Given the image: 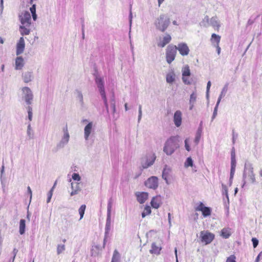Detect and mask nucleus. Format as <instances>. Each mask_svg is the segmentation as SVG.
<instances>
[{
    "mask_svg": "<svg viewBox=\"0 0 262 262\" xmlns=\"http://www.w3.org/2000/svg\"><path fill=\"white\" fill-rule=\"evenodd\" d=\"M256 181L255 174L253 172V167L252 164L248 162H246L245 164L243 174V184L242 187L243 188L247 182L254 183Z\"/></svg>",
    "mask_w": 262,
    "mask_h": 262,
    "instance_id": "nucleus-1",
    "label": "nucleus"
},
{
    "mask_svg": "<svg viewBox=\"0 0 262 262\" xmlns=\"http://www.w3.org/2000/svg\"><path fill=\"white\" fill-rule=\"evenodd\" d=\"M180 140L178 136H172L168 139L164 144L163 151L168 156L171 155L179 148Z\"/></svg>",
    "mask_w": 262,
    "mask_h": 262,
    "instance_id": "nucleus-2",
    "label": "nucleus"
},
{
    "mask_svg": "<svg viewBox=\"0 0 262 262\" xmlns=\"http://www.w3.org/2000/svg\"><path fill=\"white\" fill-rule=\"evenodd\" d=\"M170 24V19L165 14H161L155 20L154 25L156 28L162 32H164Z\"/></svg>",
    "mask_w": 262,
    "mask_h": 262,
    "instance_id": "nucleus-3",
    "label": "nucleus"
},
{
    "mask_svg": "<svg viewBox=\"0 0 262 262\" xmlns=\"http://www.w3.org/2000/svg\"><path fill=\"white\" fill-rule=\"evenodd\" d=\"M177 52L176 46L173 45L168 46L166 50V59L169 64L174 60Z\"/></svg>",
    "mask_w": 262,
    "mask_h": 262,
    "instance_id": "nucleus-4",
    "label": "nucleus"
},
{
    "mask_svg": "<svg viewBox=\"0 0 262 262\" xmlns=\"http://www.w3.org/2000/svg\"><path fill=\"white\" fill-rule=\"evenodd\" d=\"M156 156L155 154L152 155H146L141 159V165L143 169L147 168L152 165L156 160Z\"/></svg>",
    "mask_w": 262,
    "mask_h": 262,
    "instance_id": "nucleus-5",
    "label": "nucleus"
},
{
    "mask_svg": "<svg viewBox=\"0 0 262 262\" xmlns=\"http://www.w3.org/2000/svg\"><path fill=\"white\" fill-rule=\"evenodd\" d=\"M63 135L60 142L57 145L58 148H63L66 145L70 140V134L69 133L67 125L64 127L62 129Z\"/></svg>",
    "mask_w": 262,
    "mask_h": 262,
    "instance_id": "nucleus-6",
    "label": "nucleus"
},
{
    "mask_svg": "<svg viewBox=\"0 0 262 262\" xmlns=\"http://www.w3.org/2000/svg\"><path fill=\"white\" fill-rule=\"evenodd\" d=\"M201 241L205 245L210 244L214 239V235L208 231H202L200 232Z\"/></svg>",
    "mask_w": 262,
    "mask_h": 262,
    "instance_id": "nucleus-7",
    "label": "nucleus"
},
{
    "mask_svg": "<svg viewBox=\"0 0 262 262\" xmlns=\"http://www.w3.org/2000/svg\"><path fill=\"white\" fill-rule=\"evenodd\" d=\"M23 97L26 103L30 105L32 103L33 95L31 89L28 87H24L22 89Z\"/></svg>",
    "mask_w": 262,
    "mask_h": 262,
    "instance_id": "nucleus-8",
    "label": "nucleus"
},
{
    "mask_svg": "<svg viewBox=\"0 0 262 262\" xmlns=\"http://www.w3.org/2000/svg\"><path fill=\"white\" fill-rule=\"evenodd\" d=\"M21 25L30 26L31 17L30 13L28 11L22 12L19 15Z\"/></svg>",
    "mask_w": 262,
    "mask_h": 262,
    "instance_id": "nucleus-9",
    "label": "nucleus"
},
{
    "mask_svg": "<svg viewBox=\"0 0 262 262\" xmlns=\"http://www.w3.org/2000/svg\"><path fill=\"white\" fill-rule=\"evenodd\" d=\"M145 185L149 188L156 189L158 186V179L157 177L152 176L145 182Z\"/></svg>",
    "mask_w": 262,
    "mask_h": 262,
    "instance_id": "nucleus-10",
    "label": "nucleus"
},
{
    "mask_svg": "<svg viewBox=\"0 0 262 262\" xmlns=\"http://www.w3.org/2000/svg\"><path fill=\"white\" fill-rule=\"evenodd\" d=\"M177 50H178L180 54L182 56H186L189 54V49L186 43H180L176 46Z\"/></svg>",
    "mask_w": 262,
    "mask_h": 262,
    "instance_id": "nucleus-11",
    "label": "nucleus"
},
{
    "mask_svg": "<svg viewBox=\"0 0 262 262\" xmlns=\"http://www.w3.org/2000/svg\"><path fill=\"white\" fill-rule=\"evenodd\" d=\"M204 20H206L209 25L212 26L216 29H219L220 28V23L216 17H212L210 19L208 16H206L204 18Z\"/></svg>",
    "mask_w": 262,
    "mask_h": 262,
    "instance_id": "nucleus-12",
    "label": "nucleus"
},
{
    "mask_svg": "<svg viewBox=\"0 0 262 262\" xmlns=\"http://www.w3.org/2000/svg\"><path fill=\"white\" fill-rule=\"evenodd\" d=\"M162 203V198L160 195L153 197L150 202L151 206L155 209L159 208Z\"/></svg>",
    "mask_w": 262,
    "mask_h": 262,
    "instance_id": "nucleus-13",
    "label": "nucleus"
},
{
    "mask_svg": "<svg viewBox=\"0 0 262 262\" xmlns=\"http://www.w3.org/2000/svg\"><path fill=\"white\" fill-rule=\"evenodd\" d=\"M182 113L180 111H177L173 116V122L177 127H179L182 124Z\"/></svg>",
    "mask_w": 262,
    "mask_h": 262,
    "instance_id": "nucleus-14",
    "label": "nucleus"
},
{
    "mask_svg": "<svg viewBox=\"0 0 262 262\" xmlns=\"http://www.w3.org/2000/svg\"><path fill=\"white\" fill-rule=\"evenodd\" d=\"M25 47V40L23 37L19 38V41L17 43L16 55H18L23 53Z\"/></svg>",
    "mask_w": 262,
    "mask_h": 262,
    "instance_id": "nucleus-15",
    "label": "nucleus"
},
{
    "mask_svg": "<svg viewBox=\"0 0 262 262\" xmlns=\"http://www.w3.org/2000/svg\"><path fill=\"white\" fill-rule=\"evenodd\" d=\"M93 127V123L89 122L84 128V137L85 140H88L90 134L92 133Z\"/></svg>",
    "mask_w": 262,
    "mask_h": 262,
    "instance_id": "nucleus-16",
    "label": "nucleus"
},
{
    "mask_svg": "<svg viewBox=\"0 0 262 262\" xmlns=\"http://www.w3.org/2000/svg\"><path fill=\"white\" fill-rule=\"evenodd\" d=\"M136 196L138 202H139L140 204H143L147 199L148 194L147 192H137L136 193Z\"/></svg>",
    "mask_w": 262,
    "mask_h": 262,
    "instance_id": "nucleus-17",
    "label": "nucleus"
},
{
    "mask_svg": "<svg viewBox=\"0 0 262 262\" xmlns=\"http://www.w3.org/2000/svg\"><path fill=\"white\" fill-rule=\"evenodd\" d=\"M95 82L98 88L99 92L105 91L104 86V80L102 78L98 76H96L95 78Z\"/></svg>",
    "mask_w": 262,
    "mask_h": 262,
    "instance_id": "nucleus-18",
    "label": "nucleus"
},
{
    "mask_svg": "<svg viewBox=\"0 0 262 262\" xmlns=\"http://www.w3.org/2000/svg\"><path fill=\"white\" fill-rule=\"evenodd\" d=\"M171 40V37L170 35L166 34L164 37L163 38L162 40H161L158 43V46L163 48L167 44H168Z\"/></svg>",
    "mask_w": 262,
    "mask_h": 262,
    "instance_id": "nucleus-19",
    "label": "nucleus"
},
{
    "mask_svg": "<svg viewBox=\"0 0 262 262\" xmlns=\"http://www.w3.org/2000/svg\"><path fill=\"white\" fill-rule=\"evenodd\" d=\"M23 79L25 83H28L33 79V74L32 72L27 71L23 74Z\"/></svg>",
    "mask_w": 262,
    "mask_h": 262,
    "instance_id": "nucleus-20",
    "label": "nucleus"
},
{
    "mask_svg": "<svg viewBox=\"0 0 262 262\" xmlns=\"http://www.w3.org/2000/svg\"><path fill=\"white\" fill-rule=\"evenodd\" d=\"M24 66V59L22 57H17L15 59V70H20Z\"/></svg>",
    "mask_w": 262,
    "mask_h": 262,
    "instance_id": "nucleus-21",
    "label": "nucleus"
},
{
    "mask_svg": "<svg viewBox=\"0 0 262 262\" xmlns=\"http://www.w3.org/2000/svg\"><path fill=\"white\" fill-rule=\"evenodd\" d=\"M71 188L72 189V191L70 193L71 196H73L74 195L77 194L81 190V189L79 186V184L77 183H75V184L72 183Z\"/></svg>",
    "mask_w": 262,
    "mask_h": 262,
    "instance_id": "nucleus-22",
    "label": "nucleus"
},
{
    "mask_svg": "<svg viewBox=\"0 0 262 262\" xmlns=\"http://www.w3.org/2000/svg\"><path fill=\"white\" fill-rule=\"evenodd\" d=\"M30 26L21 25L19 26V31L21 35H29L30 33Z\"/></svg>",
    "mask_w": 262,
    "mask_h": 262,
    "instance_id": "nucleus-23",
    "label": "nucleus"
},
{
    "mask_svg": "<svg viewBox=\"0 0 262 262\" xmlns=\"http://www.w3.org/2000/svg\"><path fill=\"white\" fill-rule=\"evenodd\" d=\"M171 172V169L169 167H168L166 165L165 168L163 169L162 171V178L166 181L167 184H168L167 177Z\"/></svg>",
    "mask_w": 262,
    "mask_h": 262,
    "instance_id": "nucleus-24",
    "label": "nucleus"
},
{
    "mask_svg": "<svg viewBox=\"0 0 262 262\" xmlns=\"http://www.w3.org/2000/svg\"><path fill=\"white\" fill-rule=\"evenodd\" d=\"M231 234V229L229 228H224L221 230V236L223 238H228L230 237Z\"/></svg>",
    "mask_w": 262,
    "mask_h": 262,
    "instance_id": "nucleus-25",
    "label": "nucleus"
},
{
    "mask_svg": "<svg viewBox=\"0 0 262 262\" xmlns=\"http://www.w3.org/2000/svg\"><path fill=\"white\" fill-rule=\"evenodd\" d=\"M161 250V247L153 243L151 245V249L150 250V253L151 254H159Z\"/></svg>",
    "mask_w": 262,
    "mask_h": 262,
    "instance_id": "nucleus-26",
    "label": "nucleus"
},
{
    "mask_svg": "<svg viewBox=\"0 0 262 262\" xmlns=\"http://www.w3.org/2000/svg\"><path fill=\"white\" fill-rule=\"evenodd\" d=\"M166 82L168 83H172L175 80V74L173 72L168 73L166 77Z\"/></svg>",
    "mask_w": 262,
    "mask_h": 262,
    "instance_id": "nucleus-27",
    "label": "nucleus"
},
{
    "mask_svg": "<svg viewBox=\"0 0 262 262\" xmlns=\"http://www.w3.org/2000/svg\"><path fill=\"white\" fill-rule=\"evenodd\" d=\"M26 221L24 219H21L19 222V232L20 234L23 235L25 232Z\"/></svg>",
    "mask_w": 262,
    "mask_h": 262,
    "instance_id": "nucleus-28",
    "label": "nucleus"
},
{
    "mask_svg": "<svg viewBox=\"0 0 262 262\" xmlns=\"http://www.w3.org/2000/svg\"><path fill=\"white\" fill-rule=\"evenodd\" d=\"M100 247L99 245H96L93 247L91 251V256L94 257L98 256V255L99 254V251L100 250H102V249H100Z\"/></svg>",
    "mask_w": 262,
    "mask_h": 262,
    "instance_id": "nucleus-29",
    "label": "nucleus"
},
{
    "mask_svg": "<svg viewBox=\"0 0 262 262\" xmlns=\"http://www.w3.org/2000/svg\"><path fill=\"white\" fill-rule=\"evenodd\" d=\"M221 36L216 35L214 33L212 34L211 35V42L214 45H219L220 41Z\"/></svg>",
    "mask_w": 262,
    "mask_h": 262,
    "instance_id": "nucleus-30",
    "label": "nucleus"
},
{
    "mask_svg": "<svg viewBox=\"0 0 262 262\" xmlns=\"http://www.w3.org/2000/svg\"><path fill=\"white\" fill-rule=\"evenodd\" d=\"M99 93H100V94L103 100L104 104L105 106L106 112L107 113H108V103H107V98H106V94H105V91H103L101 92H99Z\"/></svg>",
    "mask_w": 262,
    "mask_h": 262,
    "instance_id": "nucleus-31",
    "label": "nucleus"
},
{
    "mask_svg": "<svg viewBox=\"0 0 262 262\" xmlns=\"http://www.w3.org/2000/svg\"><path fill=\"white\" fill-rule=\"evenodd\" d=\"M76 95V99L79 101V103L81 106L84 104L83 95L81 91L76 90L75 92Z\"/></svg>",
    "mask_w": 262,
    "mask_h": 262,
    "instance_id": "nucleus-32",
    "label": "nucleus"
},
{
    "mask_svg": "<svg viewBox=\"0 0 262 262\" xmlns=\"http://www.w3.org/2000/svg\"><path fill=\"white\" fill-rule=\"evenodd\" d=\"M120 254L117 250H115L113 253L111 262H120Z\"/></svg>",
    "mask_w": 262,
    "mask_h": 262,
    "instance_id": "nucleus-33",
    "label": "nucleus"
},
{
    "mask_svg": "<svg viewBox=\"0 0 262 262\" xmlns=\"http://www.w3.org/2000/svg\"><path fill=\"white\" fill-rule=\"evenodd\" d=\"M202 133V127H199L196 132L195 137L194 139V142L196 145L198 144V143L200 142Z\"/></svg>",
    "mask_w": 262,
    "mask_h": 262,
    "instance_id": "nucleus-34",
    "label": "nucleus"
},
{
    "mask_svg": "<svg viewBox=\"0 0 262 262\" xmlns=\"http://www.w3.org/2000/svg\"><path fill=\"white\" fill-rule=\"evenodd\" d=\"M111 217H107L105 227V234L108 235L111 229Z\"/></svg>",
    "mask_w": 262,
    "mask_h": 262,
    "instance_id": "nucleus-35",
    "label": "nucleus"
},
{
    "mask_svg": "<svg viewBox=\"0 0 262 262\" xmlns=\"http://www.w3.org/2000/svg\"><path fill=\"white\" fill-rule=\"evenodd\" d=\"M227 89H228V84H227L224 86V88H223L222 91L220 95V96H219L217 101V102H218V104H220L222 98L225 96L226 93L227 91Z\"/></svg>",
    "mask_w": 262,
    "mask_h": 262,
    "instance_id": "nucleus-36",
    "label": "nucleus"
},
{
    "mask_svg": "<svg viewBox=\"0 0 262 262\" xmlns=\"http://www.w3.org/2000/svg\"><path fill=\"white\" fill-rule=\"evenodd\" d=\"M190 75V69L188 66H186L182 69L183 77L189 76Z\"/></svg>",
    "mask_w": 262,
    "mask_h": 262,
    "instance_id": "nucleus-37",
    "label": "nucleus"
},
{
    "mask_svg": "<svg viewBox=\"0 0 262 262\" xmlns=\"http://www.w3.org/2000/svg\"><path fill=\"white\" fill-rule=\"evenodd\" d=\"M112 208V200L110 199L107 207V217H111V211Z\"/></svg>",
    "mask_w": 262,
    "mask_h": 262,
    "instance_id": "nucleus-38",
    "label": "nucleus"
},
{
    "mask_svg": "<svg viewBox=\"0 0 262 262\" xmlns=\"http://www.w3.org/2000/svg\"><path fill=\"white\" fill-rule=\"evenodd\" d=\"M151 213V208L149 206H146L143 212L142 213V217H145L146 215Z\"/></svg>",
    "mask_w": 262,
    "mask_h": 262,
    "instance_id": "nucleus-39",
    "label": "nucleus"
},
{
    "mask_svg": "<svg viewBox=\"0 0 262 262\" xmlns=\"http://www.w3.org/2000/svg\"><path fill=\"white\" fill-rule=\"evenodd\" d=\"M202 214L204 217L209 216L211 214V209L209 207H205L203 208L202 211Z\"/></svg>",
    "mask_w": 262,
    "mask_h": 262,
    "instance_id": "nucleus-40",
    "label": "nucleus"
},
{
    "mask_svg": "<svg viewBox=\"0 0 262 262\" xmlns=\"http://www.w3.org/2000/svg\"><path fill=\"white\" fill-rule=\"evenodd\" d=\"M85 208L86 206L85 205H82L79 208L78 211L80 216V220H81L83 218Z\"/></svg>",
    "mask_w": 262,
    "mask_h": 262,
    "instance_id": "nucleus-41",
    "label": "nucleus"
},
{
    "mask_svg": "<svg viewBox=\"0 0 262 262\" xmlns=\"http://www.w3.org/2000/svg\"><path fill=\"white\" fill-rule=\"evenodd\" d=\"M196 93L195 92H193L190 96L189 102L195 103L196 100Z\"/></svg>",
    "mask_w": 262,
    "mask_h": 262,
    "instance_id": "nucleus-42",
    "label": "nucleus"
},
{
    "mask_svg": "<svg viewBox=\"0 0 262 262\" xmlns=\"http://www.w3.org/2000/svg\"><path fill=\"white\" fill-rule=\"evenodd\" d=\"M231 164H236L235 153L234 148H232L231 151Z\"/></svg>",
    "mask_w": 262,
    "mask_h": 262,
    "instance_id": "nucleus-43",
    "label": "nucleus"
},
{
    "mask_svg": "<svg viewBox=\"0 0 262 262\" xmlns=\"http://www.w3.org/2000/svg\"><path fill=\"white\" fill-rule=\"evenodd\" d=\"M236 164H231L230 180L233 179L235 170Z\"/></svg>",
    "mask_w": 262,
    "mask_h": 262,
    "instance_id": "nucleus-44",
    "label": "nucleus"
},
{
    "mask_svg": "<svg viewBox=\"0 0 262 262\" xmlns=\"http://www.w3.org/2000/svg\"><path fill=\"white\" fill-rule=\"evenodd\" d=\"M193 166V161L191 157H188L187 158L185 162V167H188L189 166Z\"/></svg>",
    "mask_w": 262,
    "mask_h": 262,
    "instance_id": "nucleus-45",
    "label": "nucleus"
},
{
    "mask_svg": "<svg viewBox=\"0 0 262 262\" xmlns=\"http://www.w3.org/2000/svg\"><path fill=\"white\" fill-rule=\"evenodd\" d=\"M65 250L64 245H58L57 247V253L58 255L61 254Z\"/></svg>",
    "mask_w": 262,
    "mask_h": 262,
    "instance_id": "nucleus-46",
    "label": "nucleus"
},
{
    "mask_svg": "<svg viewBox=\"0 0 262 262\" xmlns=\"http://www.w3.org/2000/svg\"><path fill=\"white\" fill-rule=\"evenodd\" d=\"M222 190H223V194H225L227 198V201L229 202V197H228V188L227 187L224 185H222Z\"/></svg>",
    "mask_w": 262,
    "mask_h": 262,
    "instance_id": "nucleus-47",
    "label": "nucleus"
},
{
    "mask_svg": "<svg viewBox=\"0 0 262 262\" xmlns=\"http://www.w3.org/2000/svg\"><path fill=\"white\" fill-rule=\"evenodd\" d=\"M53 189H54V187H52V188L51 189V190L48 193V198H47V202L48 203H49L51 201V199L52 195H53Z\"/></svg>",
    "mask_w": 262,
    "mask_h": 262,
    "instance_id": "nucleus-48",
    "label": "nucleus"
},
{
    "mask_svg": "<svg viewBox=\"0 0 262 262\" xmlns=\"http://www.w3.org/2000/svg\"><path fill=\"white\" fill-rule=\"evenodd\" d=\"M219 104H218V102L216 103V105L214 108L213 115L212 116V121L216 117L217 115V108L219 106Z\"/></svg>",
    "mask_w": 262,
    "mask_h": 262,
    "instance_id": "nucleus-49",
    "label": "nucleus"
},
{
    "mask_svg": "<svg viewBox=\"0 0 262 262\" xmlns=\"http://www.w3.org/2000/svg\"><path fill=\"white\" fill-rule=\"evenodd\" d=\"M18 250L16 249V248H14L13 251H12V254L13 255V256H12V259L10 260H11V262H14V259L15 258V257H16V255L18 252Z\"/></svg>",
    "mask_w": 262,
    "mask_h": 262,
    "instance_id": "nucleus-50",
    "label": "nucleus"
},
{
    "mask_svg": "<svg viewBox=\"0 0 262 262\" xmlns=\"http://www.w3.org/2000/svg\"><path fill=\"white\" fill-rule=\"evenodd\" d=\"M142 106L141 105H139V115H138V121L139 122L141 119L142 118Z\"/></svg>",
    "mask_w": 262,
    "mask_h": 262,
    "instance_id": "nucleus-51",
    "label": "nucleus"
},
{
    "mask_svg": "<svg viewBox=\"0 0 262 262\" xmlns=\"http://www.w3.org/2000/svg\"><path fill=\"white\" fill-rule=\"evenodd\" d=\"M72 178L74 180L76 181H80V177L78 173H74L72 174Z\"/></svg>",
    "mask_w": 262,
    "mask_h": 262,
    "instance_id": "nucleus-52",
    "label": "nucleus"
},
{
    "mask_svg": "<svg viewBox=\"0 0 262 262\" xmlns=\"http://www.w3.org/2000/svg\"><path fill=\"white\" fill-rule=\"evenodd\" d=\"M252 243H253V247L254 248H256L258 244V241L257 238H252Z\"/></svg>",
    "mask_w": 262,
    "mask_h": 262,
    "instance_id": "nucleus-53",
    "label": "nucleus"
},
{
    "mask_svg": "<svg viewBox=\"0 0 262 262\" xmlns=\"http://www.w3.org/2000/svg\"><path fill=\"white\" fill-rule=\"evenodd\" d=\"M226 262H236L235 257L234 255H231L227 258Z\"/></svg>",
    "mask_w": 262,
    "mask_h": 262,
    "instance_id": "nucleus-54",
    "label": "nucleus"
},
{
    "mask_svg": "<svg viewBox=\"0 0 262 262\" xmlns=\"http://www.w3.org/2000/svg\"><path fill=\"white\" fill-rule=\"evenodd\" d=\"M185 147L188 151L190 150V147L188 144V139H186L185 140Z\"/></svg>",
    "mask_w": 262,
    "mask_h": 262,
    "instance_id": "nucleus-55",
    "label": "nucleus"
},
{
    "mask_svg": "<svg viewBox=\"0 0 262 262\" xmlns=\"http://www.w3.org/2000/svg\"><path fill=\"white\" fill-rule=\"evenodd\" d=\"M205 207L206 206H204V205L203 204V203L201 202L200 205L196 208V210L202 211V210L203 209V208Z\"/></svg>",
    "mask_w": 262,
    "mask_h": 262,
    "instance_id": "nucleus-56",
    "label": "nucleus"
},
{
    "mask_svg": "<svg viewBox=\"0 0 262 262\" xmlns=\"http://www.w3.org/2000/svg\"><path fill=\"white\" fill-rule=\"evenodd\" d=\"M30 10L32 14L36 13V5L35 4H33L32 6L30 8Z\"/></svg>",
    "mask_w": 262,
    "mask_h": 262,
    "instance_id": "nucleus-57",
    "label": "nucleus"
},
{
    "mask_svg": "<svg viewBox=\"0 0 262 262\" xmlns=\"http://www.w3.org/2000/svg\"><path fill=\"white\" fill-rule=\"evenodd\" d=\"M182 80L185 84H190L191 82L186 77H182Z\"/></svg>",
    "mask_w": 262,
    "mask_h": 262,
    "instance_id": "nucleus-58",
    "label": "nucleus"
},
{
    "mask_svg": "<svg viewBox=\"0 0 262 262\" xmlns=\"http://www.w3.org/2000/svg\"><path fill=\"white\" fill-rule=\"evenodd\" d=\"M27 191H28V193L30 194V201H31V200L32 199V190H31L30 186H28Z\"/></svg>",
    "mask_w": 262,
    "mask_h": 262,
    "instance_id": "nucleus-59",
    "label": "nucleus"
},
{
    "mask_svg": "<svg viewBox=\"0 0 262 262\" xmlns=\"http://www.w3.org/2000/svg\"><path fill=\"white\" fill-rule=\"evenodd\" d=\"M213 46L216 48V51H217V54H218V55H220V53H221V49L219 46V45H214Z\"/></svg>",
    "mask_w": 262,
    "mask_h": 262,
    "instance_id": "nucleus-60",
    "label": "nucleus"
},
{
    "mask_svg": "<svg viewBox=\"0 0 262 262\" xmlns=\"http://www.w3.org/2000/svg\"><path fill=\"white\" fill-rule=\"evenodd\" d=\"M129 18V26L130 27L132 26V18H133V14H132V12L131 11V9H130Z\"/></svg>",
    "mask_w": 262,
    "mask_h": 262,
    "instance_id": "nucleus-61",
    "label": "nucleus"
},
{
    "mask_svg": "<svg viewBox=\"0 0 262 262\" xmlns=\"http://www.w3.org/2000/svg\"><path fill=\"white\" fill-rule=\"evenodd\" d=\"M31 125L29 124L27 127V135L30 137H31Z\"/></svg>",
    "mask_w": 262,
    "mask_h": 262,
    "instance_id": "nucleus-62",
    "label": "nucleus"
},
{
    "mask_svg": "<svg viewBox=\"0 0 262 262\" xmlns=\"http://www.w3.org/2000/svg\"><path fill=\"white\" fill-rule=\"evenodd\" d=\"M210 86H211V82L210 81H209L207 82V88H206V91H207V92H209V90H210Z\"/></svg>",
    "mask_w": 262,
    "mask_h": 262,
    "instance_id": "nucleus-63",
    "label": "nucleus"
},
{
    "mask_svg": "<svg viewBox=\"0 0 262 262\" xmlns=\"http://www.w3.org/2000/svg\"><path fill=\"white\" fill-rule=\"evenodd\" d=\"M111 107L113 110V114L116 113V104H111Z\"/></svg>",
    "mask_w": 262,
    "mask_h": 262,
    "instance_id": "nucleus-64",
    "label": "nucleus"
}]
</instances>
